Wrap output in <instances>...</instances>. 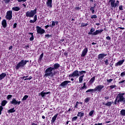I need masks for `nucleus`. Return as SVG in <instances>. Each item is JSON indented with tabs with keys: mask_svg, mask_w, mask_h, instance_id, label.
Instances as JSON below:
<instances>
[{
	"mask_svg": "<svg viewBox=\"0 0 125 125\" xmlns=\"http://www.w3.org/2000/svg\"><path fill=\"white\" fill-rule=\"evenodd\" d=\"M44 73V77L46 78V77H51V78H53V77L55 76V74H56V72L54 71V69L51 66L48 67L45 70Z\"/></svg>",
	"mask_w": 125,
	"mask_h": 125,
	"instance_id": "1",
	"label": "nucleus"
},
{
	"mask_svg": "<svg viewBox=\"0 0 125 125\" xmlns=\"http://www.w3.org/2000/svg\"><path fill=\"white\" fill-rule=\"evenodd\" d=\"M103 88H104V85H98L96 86L94 89H89L86 90V93L88 92H92V93H93V92H96V91L98 93H99L102 91V89H103Z\"/></svg>",
	"mask_w": 125,
	"mask_h": 125,
	"instance_id": "2",
	"label": "nucleus"
},
{
	"mask_svg": "<svg viewBox=\"0 0 125 125\" xmlns=\"http://www.w3.org/2000/svg\"><path fill=\"white\" fill-rule=\"evenodd\" d=\"M29 62V61L21 60L15 66L16 70H19L20 68H24L27 63Z\"/></svg>",
	"mask_w": 125,
	"mask_h": 125,
	"instance_id": "3",
	"label": "nucleus"
},
{
	"mask_svg": "<svg viewBox=\"0 0 125 125\" xmlns=\"http://www.w3.org/2000/svg\"><path fill=\"white\" fill-rule=\"evenodd\" d=\"M125 93H120L116 96V98L118 99V105H120V102H122L123 104H125V98H124V95H125Z\"/></svg>",
	"mask_w": 125,
	"mask_h": 125,
	"instance_id": "4",
	"label": "nucleus"
},
{
	"mask_svg": "<svg viewBox=\"0 0 125 125\" xmlns=\"http://www.w3.org/2000/svg\"><path fill=\"white\" fill-rule=\"evenodd\" d=\"M95 28L92 27L90 30V32L88 33V35H92V36H97V35L99 34H101L104 30L101 29V30H97L95 31ZM95 31V32H94Z\"/></svg>",
	"mask_w": 125,
	"mask_h": 125,
	"instance_id": "5",
	"label": "nucleus"
},
{
	"mask_svg": "<svg viewBox=\"0 0 125 125\" xmlns=\"http://www.w3.org/2000/svg\"><path fill=\"white\" fill-rule=\"evenodd\" d=\"M38 9L37 8H35L34 10H31L30 11H28L25 13V16L26 17H29L30 18H32L34 17L35 14H37V11Z\"/></svg>",
	"mask_w": 125,
	"mask_h": 125,
	"instance_id": "6",
	"label": "nucleus"
},
{
	"mask_svg": "<svg viewBox=\"0 0 125 125\" xmlns=\"http://www.w3.org/2000/svg\"><path fill=\"white\" fill-rule=\"evenodd\" d=\"M109 2L110 3V6L112 8H115V7H119V4L120 3V1L116 0H109Z\"/></svg>",
	"mask_w": 125,
	"mask_h": 125,
	"instance_id": "7",
	"label": "nucleus"
},
{
	"mask_svg": "<svg viewBox=\"0 0 125 125\" xmlns=\"http://www.w3.org/2000/svg\"><path fill=\"white\" fill-rule=\"evenodd\" d=\"M36 31L37 32V33L39 34V35H43V34H44V33H45V30L39 26H36Z\"/></svg>",
	"mask_w": 125,
	"mask_h": 125,
	"instance_id": "8",
	"label": "nucleus"
},
{
	"mask_svg": "<svg viewBox=\"0 0 125 125\" xmlns=\"http://www.w3.org/2000/svg\"><path fill=\"white\" fill-rule=\"evenodd\" d=\"M69 78H75V77H80L79 70H76L73 72L68 75Z\"/></svg>",
	"mask_w": 125,
	"mask_h": 125,
	"instance_id": "9",
	"label": "nucleus"
},
{
	"mask_svg": "<svg viewBox=\"0 0 125 125\" xmlns=\"http://www.w3.org/2000/svg\"><path fill=\"white\" fill-rule=\"evenodd\" d=\"M5 18L7 20H11L12 19V11L11 10L7 11Z\"/></svg>",
	"mask_w": 125,
	"mask_h": 125,
	"instance_id": "10",
	"label": "nucleus"
},
{
	"mask_svg": "<svg viewBox=\"0 0 125 125\" xmlns=\"http://www.w3.org/2000/svg\"><path fill=\"white\" fill-rule=\"evenodd\" d=\"M68 83H71V81H63L59 85V86H61V87H62V88L66 87L67 85H68Z\"/></svg>",
	"mask_w": 125,
	"mask_h": 125,
	"instance_id": "11",
	"label": "nucleus"
},
{
	"mask_svg": "<svg viewBox=\"0 0 125 125\" xmlns=\"http://www.w3.org/2000/svg\"><path fill=\"white\" fill-rule=\"evenodd\" d=\"M21 103V101H17L16 100V98H13L12 100V101L10 102V104H12L13 105H20V104Z\"/></svg>",
	"mask_w": 125,
	"mask_h": 125,
	"instance_id": "12",
	"label": "nucleus"
},
{
	"mask_svg": "<svg viewBox=\"0 0 125 125\" xmlns=\"http://www.w3.org/2000/svg\"><path fill=\"white\" fill-rule=\"evenodd\" d=\"M88 52V48H87V47H85L82 52L81 57H84V56L87 54Z\"/></svg>",
	"mask_w": 125,
	"mask_h": 125,
	"instance_id": "13",
	"label": "nucleus"
},
{
	"mask_svg": "<svg viewBox=\"0 0 125 125\" xmlns=\"http://www.w3.org/2000/svg\"><path fill=\"white\" fill-rule=\"evenodd\" d=\"M105 56H107V54H105L104 53L99 54L98 56V60H102L103 59H104V57Z\"/></svg>",
	"mask_w": 125,
	"mask_h": 125,
	"instance_id": "14",
	"label": "nucleus"
},
{
	"mask_svg": "<svg viewBox=\"0 0 125 125\" xmlns=\"http://www.w3.org/2000/svg\"><path fill=\"white\" fill-rule=\"evenodd\" d=\"M124 62H125V59L119 61L118 62L115 64V67H118V66H121L124 64Z\"/></svg>",
	"mask_w": 125,
	"mask_h": 125,
	"instance_id": "15",
	"label": "nucleus"
},
{
	"mask_svg": "<svg viewBox=\"0 0 125 125\" xmlns=\"http://www.w3.org/2000/svg\"><path fill=\"white\" fill-rule=\"evenodd\" d=\"M46 5L48 7L51 8V7H52V0H47L46 1Z\"/></svg>",
	"mask_w": 125,
	"mask_h": 125,
	"instance_id": "16",
	"label": "nucleus"
},
{
	"mask_svg": "<svg viewBox=\"0 0 125 125\" xmlns=\"http://www.w3.org/2000/svg\"><path fill=\"white\" fill-rule=\"evenodd\" d=\"M1 25L4 29L7 27V22L6 20H3L1 22Z\"/></svg>",
	"mask_w": 125,
	"mask_h": 125,
	"instance_id": "17",
	"label": "nucleus"
},
{
	"mask_svg": "<svg viewBox=\"0 0 125 125\" xmlns=\"http://www.w3.org/2000/svg\"><path fill=\"white\" fill-rule=\"evenodd\" d=\"M52 68L54 71L55 70H57V69L60 68V64H59L58 63H56L53 65V67H52Z\"/></svg>",
	"mask_w": 125,
	"mask_h": 125,
	"instance_id": "18",
	"label": "nucleus"
},
{
	"mask_svg": "<svg viewBox=\"0 0 125 125\" xmlns=\"http://www.w3.org/2000/svg\"><path fill=\"white\" fill-rule=\"evenodd\" d=\"M58 116V113L55 114L52 118V120L51 121L52 124H53L55 123V121H56V119L57 118V117Z\"/></svg>",
	"mask_w": 125,
	"mask_h": 125,
	"instance_id": "19",
	"label": "nucleus"
},
{
	"mask_svg": "<svg viewBox=\"0 0 125 125\" xmlns=\"http://www.w3.org/2000/svg\"><path fill=\"white\" fill-rule=\"evenodd\" d=\"M103 105H105L106 107H111L112 104H113V102H107L106 103H103Z\"/></svg>",
	"mask_w": 125,
	"mask_h": 125,
	"instance_id": "20",
	"label": "nucleus"
},
{
	"mask_svg": "<svg viewBox=\"0 0 125 125\" xmlns=\"http://www.w3.org/2000/svg\"><path fill=\"white\" fill-rule=\"evenodd\" d=\"M34 20H30V21H29V22L30 23H35V22L37 21V20H38V18H37V15L35 14V15L34 16Z\"/></svg>",
	"mask_w": 125,
	"mask_h": 125,
	"instance_id": "21",
	"label": "nucleus"
},
{
	"mask_svg": "<svg viewBox=\"0 0 125 125\" xmlns=\"http://www.w3.org/2000/svg\"><path fill=\"white\" fill-rule=\"evenodd\" d=\"M84 116V112L83 111L78 112L77 114V117H80L82 118Z\"/></svg>",
	"mask_w": 125,
	"mask_h": 125,
	"instance_id": "22",
	"label": "nucleus"
},
{
	"mask_svg": "<svg viewBox=\"0 0 125 125\" xmlns=\"http://www.w3.org/2000/svg\"><path fill=\"white\" fill-rule=\"evenodd\" d=\"M6 77V73H2L0 74V81H1V80H3L4 78H5Z\"/></svg>",
	"mask_w": 125,
	"mask_h": 125,
	"instance_id": "23",
	"label": "nucleus"
},
{
	"mask_svg": "<svg viewBox=\"0 0 125 125\" xmlns=\"http://www.w3.org/2000/svg\"><path fill=\"white\" fill-rule=\"evenodd\" d=\"M95 6H96V5L94 4V6L93 7L91 6L90 8V11H91L92 14H94V13H95V11L94 10V9L95 8Z\"/></svg>",
	"mask_w": 125,
	"mask_h": 125,
	"instance_id": "24",
	"label": "nucleus"
},
{
	"mask_svg": "<svg viewBox=\"0 0 125 125\" xmlns=\"http://www.w3.org/2000/svg\"><path fill=\"white\" fill-rule=\"evenodd\" d=\"M43 57V53H42L39 57L38 59L39 63H41L42 62V58Z\"/></svg>",
	"mask_w": 125,
	"mask_h": 125,
	"instance_id": "25",
	"label": "nucleus"
},
{
	"mask_svg": "<svg viewBox=\"0 0 125 125\" xmlns=\"http://www.w3.org/2000/svg\"><path fill=\"white\" fill-rule=\"evenodd\" d=\"M6 104H7V101L3 100L1 102V106H2V107H4Z\"/></svg>",
	"mask_w": 125,
	"mask_h": 125,
	"instance_id": "26",
	"label": "nucleus"
},
{
	"mask_svg": "<svg viewBox=\"0 0 125 125\" xmlns=\"http://www.w3.org/2000/svg\"><path fill=\"white\" fill-rule=\"evenodd\" d=\"M12 10L14 11H19L20 10V7L18 6L14 7L12 8Z\"/></svg>",
	"mask_w": 125,
	"mask_h": 125,
	"instance_id": "27",
	"label": "nucleus"
},
{
	"mask_svg": "<svg viewBox=\"0 0 125 125\" xmlns=\"http://www.w3.org/2000/svg\"><path fill=\"white\" fill-rule=\"evenodd\" d=\"M95 82V76H94L92 78L90 79V81H89V83H93Z\"/></svg>",
	"mask_w": 125,
	"mask_h": 125,
	"instance_id": "28",
	"label": "nucleus"
},
{
	"mask_svg": "<svg viewBox=\"0 0 125 125\" xmlns=\"http://www.w3.org/2000/svg\"><path fill=\"white\" fill-rule=\"evenodd\" d=\"M90 101V97H88L87 98H86L84 100V103H88V102Z\"/></svg>",
	"mask_w": 125,
	"mask_h": 125,
	"instance_id": "29",
	"label": "nucleus"
},
{
	"mask_svg": "<svg viewBox=\"0 0 125 125\" xmlns=\"http://www.w3.org/2000/svg\"><path fill=\"white\" fill-rule=\"evenodd\" d=\"M16 111V110L15 109L14 107L10 109L9 110H8V113H14Z\"/></svg>",
	"mask_w": 125,
	"mask_h": 125,
	"instance_id": "30",
	"label": "nucleus"
},
{
	"mask_svg": "<svg viewBox=\"0 0 125 125\" xmlns=\"http://www.w3.org/2000/svg\"><path fill=\"white\" fill-rule=\"evenodd\" d=\"M87 25H88V23H81V28H83V27H86V26H87Z\"/></svg>",
	"mask_w": 125,
	"mask_h": 125,
	"instance_id": "31",
	"label": "nucleus"
},
{
	"mask_svg": "<svg viewBox=\"0 0 125 125\" xmlns=\"http://www.w3.org/2000/svg\"><path fill=\"white\" fill-rule=\"evenodd\" d=\"M120 114L122 116H125V110L122 109L120 111Z\"/></svg>",
	"mask_w": 125,
	"mask_h": 125,
	"instance_id": "32",
	"label": "nucleus"
},
{
	"mask_svg": "<svg viewBox=\"0 0 125 125\" xmlns=\"http://www.w3.org/2000/svg\"><path fill=\"white\" fill-rule=\"evenodd\" d=\"M115 87H117V85H111L109 86V89H110V90H112V89H113V88H115Z\"/></svg>",
	"mask_w": 125,
	"mask_h": 125,
	"instance_id": "33",
	"label": "nucleus"
},
{
	"mask_svg": "<svg viewBox=\"0 0 125 125\" xmlns=\"http://www.w3.org/2000/svg\"><path fill=\"white\" fill-rule=\"evenodd\" d=\"M77 120H78V116H75L72 118L71 121L72 122H76V121H77Z\"/></svg>",
	"mask_w": 125,
	"mask_h": 125,
	"instance_id": "34",
	"label": "nucleus"
},
{
	"mask_svg": "<svg viewBox=\"0 0 125 125\" xmlns=\"http://www.w3.org/2000/svg\"><path fill=\"white\" fill-rule=\"evenodd\" d=\"M29 97V96L25 95L24 96V97H23L22 100V101H25V100H27V99Z\"/></svg>",
	"mask_w": 125,
	"mask_h": 125,
	"instance_id": "35",
	"label": "nucleus"
},
{
	"mask_svg": "<svg viewBox=\"0 0 125 125\" xmlns=\"http://www.w3.org/2000/svg\"><path fill=\"white\" fill-rule=\"evenodd\" d=\"M86 73V71L82 70L81 71H79V73L80 75H83V74H85Z\"/></svg>",
	"mask_w": 125,
	"mask_h": 125,
	"instance_id": "36",
	"label": "nucleus"
},
{
	"mask_svg": "<svg viewBox=\"0 0 125 125\" xmlns=\"http://www.w3.org/2000/svg\"><path fill=\"white\" fill-rule=\"evenodd\" d=\"M82 9V6H76L75 8V10H81Z\"/></svg>",
	"mask_w": 125,
	"mask_h": 125,
	"instance_id": "37",
	"label": "nucleus"
},
{
	"mask_svg": "<svg viewBox=\"0 0 125 125\" xmlns=\"http://www.w3.org/2000/svg\"><path fill=\"white\" fill-rule=\"evenodd\" d=\"M94 114V110H92L89 113V116L92 117V115Z\"/></svg>",
	"mask_w": 125,
	"mask_h": 125,
	"instance_id": "38",
	"label": "nucleus"
},
{
	"mask_svg": "<svg viewBox=\"0 0 125 125\" xmlns=\"http://www.w3.org/2000/svg\"><path fill=\"white\" fill-rule=\"evenodd\" d=\"M55 26V21H52L51 25H50V27H51V28H53Z\"/></svg>",
	"mask_w": 125,
	"mask_h": 125,
	"instance_id": "39",
	"label": "nucleus"
},
{
	"mask_svg": "<svg viewBox=\"0 0 125 125\" xmlns=\"http://www.w3.org/2000/svg\"><path fill=\"white\" fill-rule=\"evenodd\" d=\"M91 19H96L97 16L96 15H93L91 16Z\"/></svg>",
	"mask_w": 125,
	"mask_h": 125,
	"instance_id": "40",
	"label": "nucleus"
},
{
	"mask_svg": "<svg viewBox=\"0 0 125 125\" xmlns=\"http://www.w3.org/2000/svg\"><path fill=\"white\" fill-rule=\"evenodd\" d=\"M83 78L80 77L79 78V83H83Z\"/></svg>",
	"mask_w": 125,
	"mask_h": 125,
	"instance_id": "41",
	"label": "nucleus"
},
{
	"mask_svg": "<svg viewBox=\"0 0 125 125\" xmlns=\"http://www.w3.org/2000/svg\"><path fill=\"white\" fill-rule=\"evenodd\" d=\"M104 64L106 66H108L109 65V62H108V59L104 61Z\"/></svg>",
	"mask_w": 125,
	"mask_h": 125,
	"instance_id": "42",
	"label": "nucleus"
},
{
	"mask_svg": "<svg viewBox=\"0 0 125 125\" xmlns=\"http://www.w3.org/2000/svg\"><path fill=\"white\" fill-rule=\"evenodd\" d=\"M41 95L42 97H44L45 95V92H43V91H42L41 92Z\"/></svg>",
	"mask_w": 125,
	"mask_h": 125,
	"instance_id": "43",
	"label": "nucleus"
},
{
	"mask_svg": "<svg viewBox=\"0 0 125 125\" xmlns=\"http://www.w3.org/2000/svg\"><path fill=\"white\" fill-rule=\"evenodd\" d=\"M121 77H122V78H124V77H125V71L122 72L120 74Z\"/></svg>",
	"mask_w": 125,
	"mask_h": 125,
	"instance_id": "44",
	"label": "nucleus"
},
{
	"mask_svg": "<svg viewBox=\"0 0 125 125\" xmlns=\"http://www.w3.org/2000/svg\"><path fill=\"white\" fill-rule=\"evenodd\" d=\"M106 82L108 83H111V82H113V79H107Z\"/></svg>",
	"mask_w": 125,
	"mask_h": 125,
	"instance_id": "45",
	"label": "nucleus"
},
{
	"mask_svg": "<svg viewBox=\"0 0 125 125\" xmlns=\"http://www.w3.org/2000/svg\"><path fill=\"white\" fill-rule=\"evenodd\" d=\"M3 110V107L2 106L0 105V116L1 115V112Z\"/></svg>",
	"mask_w": 125,
	"mask_h": 125,
	"instance_id": "46",
	"label": "nucleus"
},
{
	"mask_svg": "<svg viewBox=\"0 0 125 125\" xmlns=\"http://www.w3.org/2000/svg\"><path fill=\"white\" fill-rule=\"evenodd\" d=\"M118 99L117 98H116L115 101H114V105H118Z\"/></svg>",
	"mask_w": 125,
	"mask_h": 125,
	"instance_id": "47",
	"label": "nucleus"
},
{
	"mask_svg": "<svg viewBox=\"0 0 125 125\" xmlns=\"http://www.w3.org/2000/svg\"><path fill=\"white\" fill-rule=\"evenodd\" d=\"M12 98V95H8L7 96V99L8 100H9V99Z\"/></svg>",
	"mask_w": 125,
	"mask_h": 125,
	"instance_id": "48",
	"label": "nucleus"
},
{
	"mask_svg": "<svg viewBox=\"0 0 125 125\" xmlns=\"http://www.w3.org/2000/svg\"><path fill=\"white\" fill-rule=\"evenodd\" d=\"M4 1L6 4H7V3H9V2H10V0H4Z\"/></svg>",
	"mask_w": 125,
	"mask_h": 125,
	"instance_id": "49",
	"label": "nucleus"
},
{
	"mask_svg": "<svg viewBox=\"0 0 125 125\" xmlns=\"http://www.w3.org/2000/svg\"><path fill=\"white\" fill-rule=\"evenodd\" d=\"M34 40V35L31 36V37L29 38V41L30 42H33V40Z\"/></svg>",
	"mask_w": 125,
	"mask_h": 125,
	"instance_id": "50",
	"label": "nucleus"
},
{
	"mask_svg": "<svg viewBox=\"0 0 125 125\" xmlns=\"http://www.w3.org/2000/svg\"><path fill=\"white\" fill-rule=\"evenodd\" d=\"M84 88H85V89H86V88H87V87L86 86V85H83L81 88H80L81 90L82 89H84Z\"/></svg>",
	"mask_w": 125,
	"mask_h": 125,
	"instance_id": "51",
	"label": "nucleus"
},
{
	"mask_svg": "<svg viewBox=\"0 0 125 125\" xmlns=\"http://www.w3.org/2000/svg\"><path fill=\"white\" fill-rule=\"evenodd\" d=\"M119 10H121V11L124 10V9L123 8V5H122L119 6Z\"/></svg>",
	"mask_w": 125,
	"mask_h": 125,
	"instance_id": "52",
	"label": "nucleus"
},
{
	"mask_svg": "<svg viewBox=\"0 0 125 125\" xmlns=\"http://www.w3.org/2000/svg\"><path fill=\"white\" fill-rule=\"evenodd\" d=\"M17 27V23H15L13 24V29H15Z\"/></svg>",
	"mask_w": 125,
	"mask_h": 125,
	"instance_id": "53",
	"label": "nucleus"
},
{
	"mask_svg": "<svg viewBox=\"0 0 125 125\" xmlns=\"http://www.w3.org/2000/svg\"><path fill=\"white\" fill-rule=\"evenodd\" d=\"M23 48H25V49H28V48H30V46L29 45H26Z\"/></svg>",
	"mask_w": 125,
	"mask_h": 125,
	"instance_id": "54",
	"label": "nucleus"
},
{
	"mask_svg": "<svg viewBox=\"0 0 125 125\" xmlns=\"http://www.w3.org/2000/svg\"><path fill=\"white\" fill-rule=\"evenodd\" d=\"M79 104V102H77L76 103V104H75V105L74 106V108H78V106Z\"/></svg>",
	"mask_w": 125,
	"mask_h": 125,
	"instance_id": "55",
	"label": "nucleus"
},
{
	"mask_svg": "<svg viewBox=\"0 0 125 125\" xmlns=\"http://www.w3.org/2000/svg\"><path fill=\"white\" fill-rule=\"evenodd\" d=\"M18 2H22V1H23V2H25V1H27V0H17Z\"/></svg>",
	"mask_w": 125,
	"mask_h": 125,
	"instance_id": "56",
	"label": "nucleus"
},
{
	"mask_svg": "<svg viewBox=\"0 0 125 125\" xmlns=\"http://www.w3.org/2000/svg\"><path fill=\"white\" fill-rule=\"evenodd\" d=\"M51 37V35H50L49 34H46L45 35V38H50Z\"/></svg>",
	"mask_w": 125,
	"mask_h": 125,
	"instance_id": "57",
	"label": "nucleus"
},
{
	"mask_svg": "<svg viewBox=\"0 0 125 125\" xmlns=\"http://www.w3.org/2000/svg\"><path fill=\"white\" fill-rule=\"evenodd\" d=\"M106 39L107 40V41H111V37H110V36H107L106 37Z\"/></svg>",
	"mask_w": 125,
	"mask_h": 125,
	"instance_id": "58",
	"label": "nucleus"
},
{
	"mask_svg": "<svg viewBox=\"0 0 125 125\" xmlns=\"http://www.w3.org/2000/svg\"><path fill=\"white\" fill-rule=\"evenodd\" d=\"M60 41V42H63L65 41V39H64V38H62Z\"/></svg>",
	"mask_w": 125,
	"mask_h": 125,
	"instance_id": "59",
	"label": "nucleus"
},
{
	"mask_svg": "<svg viewBox=\"0 0 125 125\" xmlns=\"http://www.w3.org/2000/svg\"><path fill=\"white\" fill-rule=\"evenodd\" d=\"M125 80H123L122 81H121V82H119V83L120 84H121V83H125Z\"/></svg>",
	"mask_w": 125,
	"mask_h": 125,
	"instance_id": "60",
	"label": "nucleus"
},
{
	"mask_svg": "<svg viewBox=\"0 0 125 125\" xmlns=\"http://www.w3.org/2000/svg\"><path fill=\"white\" fill-rule=\"evenodd\" d=\"M13 48V46L12 45L10 46V47H8L9 50H10L11 49H12Z\"/></svg>",
	"mask_w": 125,
	"mask_h": 125,
	"instance_id": "61",
	"label": "nucleus"
},
{
	"mask_svg": "<svg viewBox=\"0 0 125 125\" xmlns=\"http://www.w3.org/2000/svg\"><path fill=\"white\" fill-rule=\"evenodd\" d=\"M117 29H121V30H125V27H119Z\"/></svg>",
	"mask_w": 125,
	"mask_h": 125,
	"instance_id": "62",
	"label": "nucleus"
},
{
	"mask_svg": "<svg viewBox=\"0 0 125 125\" xmlns=\"http://www.w3.org/2000/svg\"><path fill=\"white\" fill-rule=\"evenodd\" d=\"M109 96H106L104 97L105 100H108L109 99Z\"/></svg>",
	"mask_w": 125,
	"mask_h": 125,
	"instance_id": "63",
	"label": "nucleus"
},
{
	"mask_svg": "<svg viewBox=\"0 0 125 125\" xmlns=\"http://www.w3.org/2000/svg\"><path fill=\"white\" fill-rule=\"evenodd\" d=\"M31 125H38L37 124H36V123H34V122H33V123L31 124Z\"/></svg>",
	"mask_w": 125,
	"mask_h": 125,
	"instance_id": "64",
	"label": "nucleus"
}]
</instances>
